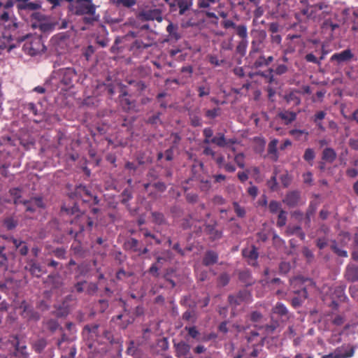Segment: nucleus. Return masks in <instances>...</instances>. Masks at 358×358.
I'll list each match as a JSON object with an SVG mask.
<instances>
[{"label": "nucleus", "mask_w": 358, "mask_h": 358, "mask_svg": "<svg viewBox=\"0 0 358 358\" xmlns=\"http://www.w3.org/2000/svg\"><path fill=\"white\" fill-rule=\"evenodd\" d=\"M285 99L288 103L291 101H294L296 105H299L300 103V99L296 96L294 94L291 93L285 96Z\"/></svg>", "instance_id": "obj_33"}, {"label": "nucleus", "mask_w": 358, "mask_h": 358, "mask_svg": "<svg viewBox=\"0 0 358 358\" xmlns=\"http://www.w3.org/2000/svg\"><path fill=\"white\" fill-rule=\"evenodd\" d=\"M336 158V153L331 148H325L322 152V159L327 162L332 163Z\"/></svg>", "instance_id": "obj_11"}, {"label": "nucleus", "mask_w": 358, "mask_h": 358, "mask_svg": "<svg viewBox=\"0 0 358 358\" xmlns=\"http://www.w3.org/2000/svg\"><path fill=\"white\" fill-rule=\"evenodd\" d=\"M4 223H5L6 228L8 230H11V229H14L17 225L16 222L13 219H7Z\"/></svg>", "instance_id": "obj_45"}, {"label": "nucleus", "mask_w": 358, "mask_h": 358, "mask_svg": "<svg viewBox=\"0 0 358 358\" xmlns=\"http://www.w3.org/2000/svg\"><path fill=\"white\" fill-rule=\"evenodd\" d=\"M206 229L208 230V231L209 233L213 234V236H214L215 238L220 237V233L218 232L217 231H215L213 226L207 225L206 226Z\"/></svg>", "instance_id": "obj_50"}, {"label": "nucleus", "mask_w": 358, "mask_h": 358, "mask_svg": "<svg viewBox=\"0 0 358 358\" xmlns=\"http://www.w3.org/2000/svg\"><path fill=\"white\" fill-rule=\"evenodd\" d=\"M353 353H354L353 350H352L351 352L347 355H340L336 352H334V353H331L327 355H324L322 358H345L348 357H352Z\"/></svg>", "instance_id": "obj_29"}, {"label": "nucleus", "mask_w": 358, "mask_h": 358, "mask_svg": "<svg viewBox=\"0 0 358 358\" xmlns=\"http://www.w3.org/2000/svg\"><path fill=\"white\" fill-rule=\"evenodd\" d=\"M220 108H214L213 110H207L206 111V115L209 118H215L219 115Z\"/></svg>", "instance_id": "obj_35"}, {"label": "nucleus", "mask_w": 358, "mask_h": 358, "mask_svg": "<svg viewBox=\"0 0 358 358\" xmlns=\"http://www.w3.org/2000/svg\"><path fill=\"white\" fill-rule=\"evenodd\" d=\"M210 141L220 148L230 146L236 142L233 138L227 139L222 133H217L216 136L211 138Z\"/></svg>", "instance_id": "obj_3"}, {"label": "nucleus", "mask_w": 358, "mask_h": 358, "mask_svg": "<svg viewBox=\"0 0 358 358\" xmlns=\"http://www.w3.org/2000/svg\"><path fill=\"white\" fill-rule=\"evenodd\" d=\"M303 254L308 260L313 259V252L309 249H308L306 248H305L303 250Z\"/></svg>", "instance_id": "obj_60"}, {"label": "nucleus", "mask_w": 358, "mask_h": 358, "mask_svg": "<svg viewBox=\"0 0 358 358\" xmlns=\"http://www.w3.org/2000/svg\"><path fill=\"white\" fill-rule=\"evenodd\" d=\"M44 327L52 332H55L59 327L58 322L53 319H47L43 322Z\"/></svg>", "instance_id": "obj_16"}, {"label": "nucleus", "mask_w": 358, "mask_h": 358, "mask_svg": "<svg viewBox=\"0 0 358 358\" xmlns=\"http://www.w3.org/2000/svg\"><path fill=\"white\" fill-rule=\"evenodd\" d=\"M221 48H222V49L227 50H232V48H233L232 38H231L228 41H223L221 44Z\"/></svg>", "instance_id": "obj_42"}, {"label": "nucleus", "mask_w": 358, "mask_h": 358, "mask_svg": "<svg viewBox=\"0 0 358 358\" xmlns=\"http://www.w3.org/2000/svg\"><path fill=\"white\" fill-rule=\"evenodd\" d=\"M46 345V342L44 340H40L36 344V350L41 351Z\"/></svg>", "instance_id": "obj_56"}, {"label": "nucleus", "mask_w": 358, "mask_h": 358, "mask_svg": "<svg viewBox=\"0 0 358 358\" xmlns=\"http://www.w3.org/2000/svg\"><path fill=\"white\" fill-rule=\"evenodd\" d=\"M138 241L136 239H134V238H131V240H129L128 242H127V245L132 250H135V251H137L138 250V248H137V246H138Z\"/></svg>", "instance_id": "obj_47"}, {"label": "nucleus", "mask_w": 358, "mask_h": 358, "mask_svg": "<svg viewBox=\"0 0 358 358\" xmlns=\"http://www.w3.org/2000/svg\"><path fill=\"white\" fill-rule=\"evenodd\" d=\"M217 259L218 256L216 252L213 251H208L203 257V262L204 265L209 266L215 264Z\"/></svg>", "instance_id": "obj_10"}, {"label": "nucleus", "mask_w": 358, "mask_h": 358, "mask_svg": "<svg viewBox=\"0 0 358 358\" xmlns=\"http://www.w3.org/2000/svg\"><path fill=\"white\" fill-rule=\"evenodd\" d=\"M229 281V277L227 274L223 273L219 278V285L221 286L226 285Z\"/></svg>", "instance_id": "obj_39"}, {"label": "nucleus", "mask_w": 358, "mask_h": 358, "mask_svg": "<svg viewBox=\"0 0 358 358\" xmlns=\"http://www.w3.org/2000/svg\"><path fill=\"white\" fill-rule=\"evenodd\" d=\"M86 15L83 17V20L86 24H93L94 22L99 20V16L96 15V12L94 14H86Z\"/></svg>", "instance_id": "obj_23"}, {"label": "nucleus", "mask_w": 358, "mask_h": 358, "mask_svg": "<svg viewBox=\"0 0 358 358\" xmlns=\"http://www.w3.org/2000/svg\"><path fill=\"white\" fill-rule=\"evenodd\" d=\"M27 9L28 10H36L41 8L40 4L34 2H28L27 4Z\"/></svg>", "instance_id": "obj_48"}, {"label": "nucleus", "mask_w": 358, "mask_h": 358, "mask_svg": "<svg viewBox=\"0 0 358 358\" xmlns=\"http://www.w3.org/2000/svg\"><path fill=\"white\" fill-rule=\"evenodd\" d=\"M250 320L254 322H262L264 320V317L260 313L254 311L251 313Z\"/></svg>", "instance_id": "obj_27"}, {"label": "nucleus", "mask_w": 358, "mask_h": 358, "mask_svg": "<svg viewBox=\"0 0 358 358\" xmlns=\"http://www.w3.org/2000/svg\"><path fill=\"white\" fill-rule=\"evenodd\" d=\"M177 27L175 26L173 24L170 23L166 28L167 31L171 34L173 35L176 38H178V34L176 32Z\"/></svg>", "instance_id": "obj_36"}, {"label": "nucleus", "mask_w": 358, "mask_h": 358, "mask_svg": "<svg viewBox=\"0 0 358 358\" xmlns=\"http://www.w3.org/2000/svg\"><path fill=\"white\" fill-rule=\"evenodd\" d=\"M299 197L300 196L298 192H291L287 194L283 201L289 206L293 207L298 203Z\"/></svg>", "instance_id": "obj_7"}, {"label": "nucleus", "mask_w": 358, "mask_h": 358, "mask_svg": "<svg viewBox=\"0 0 358 358\" xmlns=\"http://www.w3.org/2000/svg\"><path fill=\"white\" fill-rule=\"evenodd\" d=\"M229 301L230 304H234V306L240 304L241 302L240 299H238V296H229Z\"/></svg>", "instance_id": "obj_52"}, {"label": "nucleus", "mask_w": 358, "mask_h": 358, "mask_svg": "<svg viewBox=\"0 0 358 358\" xmlns=\"http://www.w3.org/2000/svg\"><path fill=\"white\" fill-rule=\"evenodd\" d=\"M98 287L96 284L90 283L88 285L87 292L89 294H93L96 292Z\"/></svg>", "instance_id": "obj_61"}, {"label": "nucleus", "mask_w": 358, "mask_h": 358, "mask_svg": "<svg viewBox=\"0 0 358 358\" xmlns=\"http://www.w3.org/2000/svg\"><path fill=\"white\" fill-rule=\"evenodd\" d=\"M255 327L259 330L264 331L262 333V334H264V337H265L266 335L270 334L274 331V330L277 327V324H270V325L266 324L264 326L256 324Z\"/></svg>", "instance_id": "obj_15"}, {"label": "nucleus", "mask_w": 358, "mask_h": 358, "mask_svg": "<svg viewBox=\"0 0 358 358\" xmlns=\"http://www.w3.org/2000/svg\"><path fill=\"white\" fill-rule=\"evenodd\" d=\"M273 313L279 315L283 321L289 318V312L287 308L281 303H278L273 308Z\"/></svg>", "instance_id": "obj_5"}, {"label": "nucleus", "mask_w": 358, "mask_h": 358, "mask_svg": "<svg viewBox=\"0 0 358 358\" xmlns=\"http://www.w3.org/2000/svg\"><path fill=\"white\" fill-rule=\"evenodd\" d=\"M16 1L19 2V4L17 5V8L20 10H26L27 9V4L28 3V0H15Z\"/></svg>", "instance_id": "obj_54"}, {"label": "nucleus", "mask_w": 358, "mask_h": 358, "mask_svg": "<svg viewBox=\"0 0 358 358\" xmlns=\"http://www.w3.org/2000/svg\"><path fill=\"white\" fill-rule=\"evenodd\" d=\"M287 70V68L285 65L284 64H280L279 65L276 69H275V73L278 75H281V74H283L285 73Z\"/></svg>", "instance_id": "obj_53"}, {"label": "nucleus", "mask_w": 358, "mask_h": 358, "mask_svg": "<svg viewBox=\"0 0 358 358\" xmlns=\"http://www.w3.org/2000/svg\"><path fill=\"white\" fill-rule=\"evenodd\" d=\"M118 3H122L125 7H131L136 3V0H117Z\"/></svg>", "instance_id": "obj_49"}, {"label": "nucleus", "mask_w": 358, "mask_h": 358, "mask_svg": "<svg viewBox=\"0 0 358 358\" xmlns=\"http://www.w3.org/2000/svg\"><path fill=\"white\" fill-rule=\"evenodd\" d=\"M248 45V41L246 39H242V41L239 43L237 46V51L241 52L242 55H244L246 50V48Z\"/></svg>", "instance_id": "obj_31"}, {"label": "nucleus", "mask_w": 358, "mask_h": 358, "mask_svg": "<svg viewBox=\"0 0 358 358\" xmlns=\"http://www.w3.org/2000/svg\"><path fill=\"white\" fill-rule=\"evenodd\" d=\"M191 122L192 124L194 127H198L201 125V119L196 115L191 117Z\"/></svg>", "instance_id": "obj_55"}, {"label": "nucleus", "mask_w": 358, "mask_h": 358, "mask_svg": "<svg viewBox=\"0 0 358 358\" xmlns=\"http://www.w3.org/2000/svg\"><path fill=\"white\" fill-rule=\"evenodd\" d=\"M236 34L242 39H246L248 37L247 27L244 24H240L236 27Z\"/></svg>", "instance_id": "obj_21"}, {"label": "nucleus", "mask_w": 358, "mask_h": 358, "mask_svg": "<svg viewBox=\"0 0 358 358\" xmlns=\"http://www.w3.org/2000/svg\"><path fill=\"white\" fill-rule=\"evenodd\" d=\"M343 322H344V319L341 315L336 316L333 320V323L338 326L343 324Z\"/></svg>", "instance_id": "obj_58"}, {"label": "nucleus", "mask_w": 358, "mask_h": 358, "mask_svg": "<svg viewBox=\"0 0 358 358\" xmlns=\"http://www.w3.org/2000/svg\"><path fill=\"white\" fill-rule=\"evenodd\" d=\"M303 182L304 183L308 184L309 185H312L313 176H312L311 173L308 172L306 173H304L303 175Z\"/></svg>", "instance_id": "obj_44"}, {"label": "nucleus", "mask_w": 358, "mask_h": 358, "mask_svg": "<svg viewBox=\"0 0 358 358\" xmlns=\"http://www.w3.org/2000/svg\"><path fill=\"white\" fill-rule=\"evenodd\" d=\"M350 145L355 150H358V139H350Z\"/></svg>", "instance_id": "obj_64"}, {"label": "nucleus", "mask_w": 358, "mask_h": 358, "mask_svg": "<svg viewBox=\"0 0 358 358\" xmlns=\"http://www.w3.org/2000/svg\"><path fill=\"white\" fill-rule=\"evenodd\" d=\"M25 268L27 269L31 275L37 278H39L42 273V268L40 265L33 261H31Z\"/></svg>", "instance_id": "obj_9"}, {"label": "nucleus", "mask_w": 358, "mask_h": 358, "mask_svg": "<svg viewBox=\"0 0 358 358\" xmlns=\"http://www.w3.org/2000/svg\"><path fill=\"white\" fill-rule=\"evenodd\" d=\"M345 277L352 282L358 280V266L349 265L346 269Z\"/></svg>", "instance_id": "obj_8"}, {"label": "nucleus", "mask_w": 358, "mask_h": 358, "mask_svg": "<svg viewBox=\"0 0 358 358\" xmlns=\"http://www.w3.org/2000/svg\"><path fill=\"white\" fill-rule=\"evenodd\" d=\"M341 241L343 244L346 245L350 240V235L348 232H342L340 234Z\"/></svg>", "instance_id": "obj_41"}, {"label": "nucleus", "mask_w": 358, "mask_h": 358, "mask_svg": "<svg viewBox=\"0 0 358 358\" xmlns=\"http://www.w3.org/2000/svg\"><path fill=\"white\" fill-rule=\"evenodd\" d=\"M178 6L180 8V14L182 15L185 12L188 10L192 5L191 0H178L177 1Z\"/></svg>", "instance_id": "obj_18"}, {"label": "nucleus", "mask_w": 358, "mask_h": 358, "mask_svg": "<svg viewBox=\"0 0 358 358\" xmlns=\"http://www.w3.org/2000/svg\"><path fill=\"white\" fill-rule=\"evenodd\" d=\"M95 10L96 7L91 0H76V4L73 8V13L77 15L94 14Z\"/></svg>", "instance_id": "obj_1"}, {"label": "nucleus", "mask_w": 358, "mask_h": 358, "mask_svg": "<svg viewBox=\"0 0 358 358\" xmlns=\"http://www.w3.org/2000/svg\"><path fill=\"white\" fill-rule=\"evenodd\" d=\"M98 328L99 325L96 324H92L91 326H86L85 327V330L87 331L89 333L92 334V336H96L98 335Z\"/></svg>", "instance_id": "obj_28"}, {"label": "nucleus", "mask_w": 358, "mask_h": 358, "mask_svg": "<svg viewBox=\"0 0 358 358\" xmlns=\"http://www.w3.org/2000/svg\"><path fill=\"white\" fill-rule=\"evenodd\" d=\"M143 16L147 20H156L158 22L162 20V17L158 10H149L143 13Z\"/></svg>", "instance_id": "obj_13"}, {"label": "nucleus", "mask_w": 358, "mask_h": 358, "mask_svg": "<svg viewBox=\"0 0 358 358\" xmlns=\"http://www.w3.org/2000/svg\"><path fill=\"white\" fill-rule=\"evenodd\" d=\"M0 265L5 269L8 267V257L6 254H1L0 255Z\"/></svg>", "instance_id": "obj_46"}, {"label": "nucleus", "mask_w": 358, "mask_h": 358, "mask_svg": "<svg viewBox=\"0 0 358 358\" xmlns=\"http://www.w3.org/2000/svg\"><path fill=\"white\" fill-rule=\"evenodd\" d=\"M242 352L246 354L244 358H255L259 355V352L257 349H253L250 353L246 352L245 350H243Z\"/></svg>", "instance_id": "obj_43"}, {"label": "nucleus", "mask_w": 358, "mask_h": 358, "mask_svg": "<svg viewBox=\"0 0 358 358\" xmlns=\"http://www.w3.org/2000/svg\"><path fill=\"white\" fill-rule=\"evenodd\" d=\"M10 192L11 195L15 196L14 203L15 204L23 202V201H19V198L20 197V189H12L10 190Z\"/></svg>", "instance_id": "obj_40"}, {"label": "nucleus", "mask_w": 358, "mask_h": 358, "mask_svg": "<svg viewBox=\"0 0 358 358\" xmlns=\"http://www.w3.org/2000/svg\"><path fill=\"white\" fill-rule=\"evenodd\" d=\"M48 280L53 289H59L63 285L62 278L58 275H50Z\"/></svg>", "instance_id": "obj_14"}, {"label": "nucleus", "mask_w": 358, "mask_h": 358, "mask_svg": "<svg viewBox=\"0 0 358 358\" xmlns=\"http://www.w3.org/2000/svg\"><path fill=\"white\" fill-rule=\"evenodd\" d=\"M54 255L59 258H64L65 250L63 248H57L53 250Z\"/></svg>", "instance_id": "obj_51"}, {"label": "nucleus", "mask_w": 358, "mask_h": 358, "mask_svg": "<svg viewBox=\"0 0 358 358\" xmlns=\"http://www.w3.org/2000/svg\"><path fill=\"white\" fill-rule=\"evenodd\" d=\"M331 248L338 256L344 257H348L347 251L339 249L335 243L331 245Z\"/></svg>", "instance_id": "obj_32"}, {"label": "nucleus", "mask_w": 358, "mask_h": 358, "mask_svg": "<svg viewBox=\"0 0 358 358\" xmlns=\"http://www.w3.org/2000/svg\"><path fill=\"white\" fill-rule=\"evenodd\" d=\"M233 205L236 215L240 217H244L245 215V209L242 208L240 205H238L237 203H234Z\"/></svg>", "instance_id": "obj_30"}, {"label": "nucleus", "mask_w": 358, "mask_h": 358, "mask_svg": "<svg viewBox=\"0 0 358 358\" xmlns=\"http://www.w3.org/2000/svg\"><path fill=\"white\" fill-rule=\"evenodd\" d=\"M289 264L286 262H282L280 265V269L282 272L286 273L289 270Z\"/></svg>", "instance_id": "obj_62"}, {"label": "nucleus", "mask_w": 358, "mask_h": 358, "mask_svg": "<svg viewBox=\"0 0 358 358\" xmlns=\"http://www.w3.org/2000/svg\"><path fill=\"white\" fill-rule=\"evenodd\" d=\"M325 115H326V113L324 111H319L315 115L314 122L317 124V125L320 129H323V127L321 125L320 121L323 120L325 117Z\"/></svg>", "instance_id": "obj_26"}, {"label": "nucleus", "mask_w": 358, "mask_h": 358, "mask_svg": "<svg viewBox=\"0 0 358 358\" xmlns=\"http://www.w3.org/2000/svg\"><path fill=\"white\" fill-rule=\"evenodd\" d=\"M243 255L252 262H255L258 256L256 248L254 247L243 250Z\"/></svg>", "instance_id": "obj_19"}, {"label": "nucleus", "mask_w": 358, "mask_h": 358, "mask_svg": "<svg viewBox=\"0 0 358 358\" xmlns=\"http://www.w3.org/2000/svg\"><path fill=\"white\" fill-rule=\"evenodd\" d=\"M354 57L350 50L347 49L339 53L334 54L331 60L337 61L338 63L344 62L350 60Z\"/></svg>", "instance_id": "obj_4"}, {"label": "nucleus", "mask_w": 358, "mask_h": 358, "mask_svg": "<svg viewBox=\"0 0 358 358\" xmlns=\"http://www.w3.org/2000/svg\"><path fill=\"white\" fill-rule=\"evenodd\" d=\"M278 141L277 139H273L268 145V155L273 161H277L278 159Z\"/></svg>", "instance_id": "obj_6"}, {"label": "nucleus", "mask_w": 358, "mask_h": 358, "mask_svg": "<svg viewBox=\"0 0 358 358\" xmlns=\"http://www.w3.org/2000/svg\"><path fill=\"white\" fill-rule=\"evenodd\" d=\"M268 209L272 213H276L277 212L280 213V210H282L280 203L275 201H271L270 202L268 205Z\"/></svg>", "instance_id": "obj_24"}, {"label": "nucleus", "mask_w": 358, "mask_h": 358, "mask_svg": "<svg viewBox=\"0 0 358 358\" xmlns=\"http://www.w3.org/2000/svg\"><path fill=\"white\" fill-rule=\"evenodd\" d=\"M22 203L23 204L31 203V204L34 205L36 208H43L45 207L44 203L42 201V199L40 197L33 198L29 201H24L22 202Z\"/></svg>", "instance_id": "obj_20"}, {"label": "nucleus", "mask_w": 358, "mask_h": 358, "mask_svg": "<svg viewBox=\"0 0 358 358\" xmlns=\"http://www.w3.org/2000/svg\"><path fill=\"white\" fill-rule=\"evenodd\" d=\"M223 24H224V27L225 28H230V27H232V28L236 29V24H235L234 22H232L231 20H225V21L223 22Z\"/></svg>", "instance_id": "obj_63"}, {"label": "nucleus", "mask_w": 358, "mask_h": 358, "mask_svg": "<svg viewBox=\"0 0 358 358\" xmlns=\"http://www.w3.org/2000/svg\"><path fill=\"white\" fill-rule=\"evenodd\" d=\"M278 116L284 120L286 124H288L295 120L296 117V114L294 112H290L288 110H285L284 112H281L278 114Z\"/></svg>", "instance_id": "obj_12"}, {"label": "nucleus", "mask_w": 358, "mask_h": 358, "mask_svg": "<svg viewBox=\"0 0 358 358\" xmlns=\"http://www.w3.org/2000/svg\"><path fill=\"white\" fill-rule=\"evenodd\" d=\"M273 61V57H272V56H269L268 58H265L264 56H261L255 62L254 65L257 68L261 67L263 66H268Z\"/></svg>", "instance_id": "obj_17"}, {"label": "nucleus", "mask_w": 358, "mask_h": 358, "mask_svg": "<svg viewBox=\"0 0 358 358\" xmlns=\"http://www.w3.org/2000/svg\"><path fill=\"white\" fill-rule=\"evenodd\" d=\"M243 159H244V155L242 153H239V154L236 155L235 157V159H234L237 165L241 168L244 167Z\"/></svg>", "instance_id": "obj_38"}, {"label": "nucleus", "mask_w": 358, "mask_h": 358, "mask_svg": "<svg viewBox=\"0 0 358 358\" xmlns=\"http://www.w3.org/2000/svg\"><path fill=\"white\" fill-rule=\"evenodd\" d=\"M176 355L178 357L192 358L190 354V346L186 343L181 341L174 343Z\"/></svg>", "instance_id": "obj_2"}, {"label": "nucleus", "mask_w": 358, "mask_h": 358, "mask_svg": "<svg viewBox=\"0 0 358 358\" xmlns=\"http://www.w3.org/2000/svg\"><path fill=\"white\" fill-rule=\"evenodd\" d=\"M279 29V25L276 22H272L269 24V30L272 33H277Z\"/></svg>", "instance_id": "obj_59"}, {"label": "nucleus", "mask_w": 358, "mask_h": 358, "mask_svg": "<svg viewBox=\"0 0 358 358\" xmlns=\"http://www.w3.org/2000/svg\"><path fill=\"white\" fill-rule=\"evenodd\" d=\"M238 299H240L241 302L243 301H248L250 298V294L247 290H243V291L240 292L238 294Z\"/></svg>", "instance_id": "obj_34"}, {"label": "nucleus", "mask_w": 358, "mask_h": 358, "mask_svg": "<svg viewBox=\"0 0 358 358\" xmlns=\"http://www.w3.org/2000/svg\"><path fill=\"white\" fill-rule=\"evenodd\" d=\"M153 221L157 224H162L164 221L163 215L159 213H152Z\"/></svg>", "instance_id": "obj_37"}, {"label": "nucleus", "mask_w": 358, "mask_h": 358, "mask_svg": "<svg viewBox=\"0 0 358 358\" xmlns=\"http://www.w3.org/2000/svg\"><path fill=\"white\" fill-rule=\"evenodd\" d=\"M287 222V213L283 210H280V213L278 216V221H277V225L279 227H282L286 224Z\"/></svg>", "instance_id": "obj_22"}, {"label": "nucleus", "mask_w": 358, "mask_h": 358, "mask_svg": "<svg viewBox=\"0 0 358 358\" xmlns=\"http://www.w3.org/2000/svg\"><path fill=\"white\" fill-rule=\"evenodd\" d=\"M315 157V154L314 150L312 148H307L305 150V153L303 155V159L307 162H310L314 159Z\"/></svg>", "instance_id": "obj_25"}, {"label": "nucleus", "mask_w": 358, "mask_h": 358, "mask_svg": "<svg viewBox=\"0 0 358 358\" xmlns=\"http://www.w3.org/2000/svg\"><path fill=\"white\" fill-rule=\"evenodd\" d=\"M327 7V5H325L324 3H318V4H315L314 6H312L310 7V8H312L313 13H316V11L317 10H322L324 8H326Z\"/></svg>", "instance_id": "obj_57"}]
</instances>
